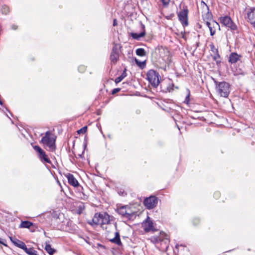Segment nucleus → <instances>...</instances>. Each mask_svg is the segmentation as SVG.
<instances>
[{"label":"nucleus","mask_w":255,"mask_h":255,"mask_svg":"<svg viewBox=\"0 0 255 255\" xmlns=\"http://www.w3.org/2000/svg\"><path fill=\"white\" fill-rule=\"evenodd\" d=\"M142 226L146 232H149L153 230V223L148 217L146 220L143 223Z\"/></svg>","instance_id":"obj_16"},{"label":"nucleus","mask_w":255,"mask_h":255,"mask_svg":"<svg viewBox=\"0 0 255 255\" xmlns=\"http://www.w3.org/2000/svg\"><path fill=\"white\" fill-rule=\"evenodd\" d=\"M135 61L136 64L140 67H142L145 65L144 62H140L136 59H135Z\"/></svg>","instance_id":"obj_31"},{"label":"nucleus","mask_w":255,"mask_h":255,"mask_svg":"<svg viewBox=\"0 0 255 255\" xmlns=\"http://www.w3.org/2000/svg\"><path fill=\"white\" fill-rule=\"evenodd\" d=\"M188 10L187 8H184L178 13L179 19L184 26H186L188 24Z\"/></svg>","instance_id":"obj_10"},{"label":"nucleus","mask_w":255,"mask_h":255,"mask_svg":"<svg viewBox=\"0 0 255 255\" xmlns=\"http://www.w3.org/2000/svg\"><path fill=\"white\" fill-rule=\"evenodd\" d=\"M204 4L205 5V6H206L207 9L208 10V12L206 13H205L202 15L204 22L205 23H206V21L213 20V18H212V14L211 12L209 11V8H208V6L204 2Z\"/></svg>","instance_id":"obj_17"},{"label":"nucleus","mask_w":255,"mask_h":255,"mask_svg":"<svg viewBox=\"0 0 255 255\" xmlns=\"http://www.w3.org/2000/svg\"><path fill=\"white\" fill-rule=\"evenodd\" d=\"M78 70L80 72H83L86 70V67L84 66H81L79 67Z\"/></svg>","instance_id":"obj_35"},{"label":"nucleus","mask_w":255,"mask_h":255,"mask_svg":"<svg viewBox=\"0 0 255 255\" xmlns=\"http://www.w3.org/2000/svg\"><path fill=\"white\" fill-rule=\"evenodd\" d=\"M245 19L255 27V7L247 8L245 13Z\"/></svg>","instance_id":"obj_5"},{"label":"nucleus","mask_w":255,"mask_h":255,"mask_svg":"<svg viewBox=\"0 0 255 255\" xmlns=\"http://www.w3.org/2000/svg\"><path fill=\"white\" fill-rule=\"evenodd\" d=\"M241 57L242 56L241 55H239L236 52H232L230 54L229 57L228 61L231 64L236 63L240 60Z\"/></svg>","instance_id":"obj_15"},{"label":"nucleus","mask_w":255,"mask_h":255,"mask_svg":"<svg viewBox=\"0 0 255 255\" xmlns=\"http://www.w3.org/2000/svg\"><path fill=\"white\" fill-rule=\"evenodd\" d=\"M217 53L214 56L213 59L216 62L217 64L220 63L221 62L220 60V56L219 53H218V50L215 49Z\"/></svg>","instance_id":"obj_27"},{"label":"nucleus","mask_w":255,"mask_h":255,"mask_svg":"<svg viewBox=\"0 0 255 255\" xmlns=\"http://www.w3.org/2000/svg\"><path fill=\"white\" fill-rule=\"evenodd\" d=\"M216 84V89L217 93L221 97L227 98L230 92V84L225 81L218 82L213 79Z\"/></svg>","instance_id":"obj_2"},{"label":"nucleus","mask_w":255,"mask_h":255,"mask_svg":"<svg viewBox=\"0 0 255 255\" xmlns=\"http://www.w3.org/2000/svg\"><path fill=\"white\" fill-rule=\"evenodd\" d=\"M2 12L6 14L8 12V7L6 6H4L2 9Z\"/></svg>","instance_id":"obj_34"},{"label":"nucleus","mask_w":255,"mask_h":255,"mask_svg":"<svg viewBox=\"0 0 255 255\" xmlns=\"http://www.w3.org/2000/svg\"><path fill=\"white\" fill-rule=\"evenodd\" d=\"M55 142L54 136L49 131L46 132L45 135L41 139V142L47 145L51 150L55 148Z\"/></svg>","instance_id":"obj_3"},{"label":"nucleus","mask_w":255,"mask_h":255,"mask_svg":"<svg viewBox=\"0 0 255 255\" xmlns=\"http://www.w3.org/2000/svg\"><path fill=\"white\" fill-rule=\"evenodd\" d=\"M120 88H115V89H114L112 91V94H115L117 93H118V92H119L120 91Z\"/></svg>","instance_id":"obj_36"},{"label":"nucleus","mask_w":255,"mask_h":255,"mask_svg":"<svg viewBox=\"0 0 255 255\" xmlns=\"http://www.w3.org/2000/svg\"><path fill=\"white\" fill-rule=\"evenodd\" d=\"M110 241L113 243H115L118 246L122 245V242L120 239V235L119 232H117L115 233V238L111 239Z\"/></svg>","instance_id":"obj_18"},{"label":"nucleus","mask_w":255,"mask_h":255,"mask_svg":"<svg viewBox=\"0 0 255 255\" xmlns=\"http://www.w3.org/2000/svg\"><path fill=\"white\" fill-rule=\"evenodd\" d=\"M9 239L15 246L22 249L23 250L26 247L23 242L17 239L15 237H9Z\"/></svg>","instance_id":"obj_14"},{"label":"nucleus","mask_w":255,"mask_h":255,"mask_svg":"<svg viewBox=\"0 0 255 255\" xmlns=\"http://www.w3.org/2000/svg\"><path fill=\"white\" fill-rule=\"evenodd\" d=\"M87 127L86 126H85V127L82 128H80V129H79L77 131V132L79 134L85 133L86 132V131H87Z\"/></svg>","instance_id":"obj_30"},{"label":"nucleus","mask_w":255,"mask_h":255,"mask_svg":"<svg viewBox=\"0 0 255 255\" xmlns=\"http://www.w3.org/2000/svg\"><path fill=\"white\" fill-rule=\"evenodd\" d=\"M66 177H67L68 179V183L71 186H73L74 187H79L80 189H79V190H83V188L82 186L79 185V184L77 180V179L74 177L73 174L70 173H68Z\"/></svg>","instance_id":"obj_13"},{"label":"nucleus","mask_w":255,"mask_h":255,"mask_svg":"<svg viewBox=\"0 0 255 255\" xmlns=\"http://www.w3.org/2000/svg\"><path fill=\"white\" fill-rule=\"evenodd\" d=\"M12 28L13 29H14V30H15V29H16L17 28V27H16L15 25H12Z\"/></svg>","instance_id":"obj_39"},{"label":"nucleus","mask_w":255,"mask_h":255,"mask_svg":"<svg viewBox=\"0 0 255 255\" xmlns=\"http://www.w3.org/2000/svg\"><path fill=\"white\" fill-rule=\"evenodd\" d=\"M44 249L50 255H52L56 252V250L51 248V245L47 243H45Z\"/></svg>","instance_id":"obj_21"},{"label":"nucleus","mask_w":255,"mask_h":255,"mask_svg":"<svg viewBox=\"0 0 255 255\" xmlns=\"http://www.w3.org/2000/svg\"><path fill=\"white\" fill-rule=\"evenodd\" d=\"M187 92L188 94L185 98L184 103L188 104L190 101V91L188 89L187 90Z\"/></svg>","instance_id":"obj_29"},{"label":"nucleus","mask_w":255,"mask_h":255,"mask_svg":"<svg viewBox=\"0 0 255 255\" xmlns=\"http://www.w3.org/2000/svg\"><path fill=\"white\" fill-rule=\"evenodd\" d=\"M205 24L208 27L210 32V35L211 36H213L215 34L216 31L217 29H220V25L219 23L214 20L206 21Z\"/></svg>","instance_id":"obj_12"},{"label":"nucleus","mask_w":255,"mask_h":255,"mask_svg":"<svg viewBox=\"0 0 255 255\" xmlns=\"http://www.w3.org/2000/svg\"><path fill=\"white\" fill-rule=\"evenodd\" d=\"M121 47L119 44H114L110 55V60L112 63L115 64L119 60Z\"/></svg>","instance_id":"obj_6"},{"label":"nucleus","mask_w":255,"mask_h":255,"mask_svg":"<svg viewBox=\"0 0 255 255\" xmlns=\"http://www.w3.org/2000/svg\"><path fill=\"white\" fill-rule=\"evenodd\" d=\"M33 225V224L27 221H22L20 225V228H29L31 226Z\"/></svg>","instance_id":"obj_22"},{"label":"nucleus","mask_w":255,"mask_h":255,"mask_svg":"<svg viewBox=\"0 0 255 255\" xmlns=\"http://www.w3.org/2000/svg\"><path fill=\"white\" fill-rule=\"evenodd\" d=\"M145 34V30L140 32L139 33L132 32L130 33L131 37L135 39L138 40L140 38L144 36Z\"/></svg>","instance_id":"obj_20"},{"label":"nucleus","mask_w":255,"mask_h":255,"mask_svg":"<svg viewBox=\"0 0 255 255\" xmlns=\"http://www.w3.org/2000/svg\"><path fill=\"white\" fill-rule=\"evenodd\" d=\"M80 197L83 200H87L88 199V196L83 192L80 194Z\"/></svg>","instance_id":"obj_33"},{"label":"nucleus","mask_w":255,"mask_h":255,"mask_svg":"<svg viewBox=\"0 0 255 255\" xmlns=\"http://www.w3.org/2000/svg\"><path fill=\"white\" fill-rule=\"evenodd\" d=\"M129 211H130V209L129 208L127 209L126 206H122L117 210V212L120 215L128 220H131L132 219L135 215L134 213Z\"/></svg>","instance_id":"obj_9"},{"label":"nucleus","mask_w":255,"mask_h":255,"mask_svg":"<svg viewBox=\"0 0 255 255\" xmlns=\"http://www.w3.org/2000/svg\"><path fill=\"white\" fill-rule=\"evenodd\" d=\"M136 54L139 56H144L146 55V52L143 48H138L136 50Z\"/></svg>","instance_id":"obj_25"},{"label":"nucleus","mask_w":255,"mask_h":255,"mask_svg":"<svg viewBox=\"0 0 255 255\" xmlns=\"http://www.w3.org/2000/svg\"><path fill=\"white\" fill-rule=\"evenodd\" d=\"M85 209V206L83 204H80L78 206V208L76 210V212L78 214H80L82 213L83 211Z\"/></svg>","instance_id":"obj_28"},{"label":"nucleus","mask_w":255,"mask_h":255,"mask_svg":"<svg viewBox=\"0 0 255 255\" xmlns=\"http://www.w3.org/2000/svg\"><path fill=\"white\" fill-rule=\"evenodd\" d=\"M23 250L28 255H38L37 254V251L34 250L33 248H27L26 247Z\"/></svg>","instance_id":"obj_23"},{"label":"nucleus","mask_w":255,"mask_h":255,"mask_svg":"<svg viewBox=\"0 0 255 255\" xmlns=\"http://www.w3.org/2000/svg\"><path fill=\"white\" fill-rule=\"evenodd\" d=\"M220 22L225 26L230 28L232 30H237L238 28L236 24L233 22L230 17L228 16L221 17L220 18Z\"/></svg>","instance_id":"obj_7"},{"label":"nucleus","mask_w":255,"mask_h":255,"mask_svg":"<svg viewBox=\"0 0 255 255\" xmlns=\"http://www.w3.org/2000/svg\"><path fill=\"white\" fill-rule=\"evenodd\" d=\"M161 237L162 235H161L160 236L152 237L151 238V241L155 244H158L161 241Z\"/></svg>","instance_id":"obj_24"},{"label":"nucleus","mask_w":255,"mask_h":255,"mask_svg":"<svg viewBox=\"0 0 255 255\" xmlns=\"http://www.w3.org/2000/svg\"><path fill=\"white\" fill-rule=\"evenodd\" d=\"M169 242V241L167 235H165V234H162L161 241L160 242L161 243V245L164 244V248L166 249H167Z\"/></svg>","instance_id":"obj_19"},{"label":"nucleus","mask_w":255,"mask_h":255,"mask_svg":"<svg viewBox=\"0 0 255 255\" xmlns=\"http://www.w3.org/2000/svg\"><path fill=\"white\" fill-rule=\"evenodd\" d=\"M126 76H127V74L126 73V71H124L121 76H120L116 78L115 81V83H120L125 77H126Z\"/></svg>","instance_id":"obj_26"},{"label":"nucleus","mask_w":255,"mask_h":255,"mask_svg":"<svg viewBox=\"0 0 255 255\" xmlns=\"http://www.w3.org/2000/svg\"><path fill=\"white\" fill-rule=\"evenodd\" d=\"M219 193H215V196H216L218 197V195H219Z\"/></svg>","instance_id":"obj_40"},{"label":"nucleus","mask_w":255,"mask_h":255,"mask_svg":"<svg viewBox=\"0 0 255 255\" xmlns=\"http://www.w3.org/2000/svg\"><path fill=\"white\" fill-rule=\"evenodd\" d=\"M142 25L143 28L144 29V25H143V24Z\"/></svg>","instance_id":"obj_42"},{"label":"nucleus","mask_w":255,"mask_h":255,"mask_svg":"<svg viewBox=\"0 0 255 255\" xmlns=\"http://www.w3.org/2000/svg\"><path fill=\"white\" fill-rule=\"evenodd\" d=\"M146 75L148 81L153 87H156L158 86L160 81L159 75L157 72L153 70H150Z\"/></svg>","instance_id":"obj_4"},{"label":"nucleus","mask_w":255,"mask_h":255,"mask_svg":"<svg viewBox=\"0 0 255 255\" xmlns=\"http://www.w3.org/2000/svg\"><path fill=\"white\" fill-rule=\"evenodd\" d=\"M117 25V20L116 19L114 20L113 25L116 26Z\"/></svg>","instance_id":"obj_37"},{"label":"nucleus","mask_w":255,"mask_h":255,"mask_svg":"<svg viewBox=\"0 0 255 255\" xmlns=\"http://www.w3.org/2000/svg\"><path fill=\"white\" fill-rule=\"evenodd\" d=\"M164 6H167L170 0H160Z\"/></svg>","instance_id":"obj_32"},{"label":"nucleus","mask_w":255,"mask_h":255,"mask_svg":"<svg viewBox=\"0 0 255 255\" xmlns=\"http://www.w3.org/2000/svg\"><path fill=\"white\" fill-rule=\"evenodd\" d=\"M92 222L96 225H100L102 228L104 226L110 224V216L106 213H96L92 219Z\"/></svg>","instance_id":"obj_1"},{"label":"nucleus","mask_w":255,"mask_h":255,"mask_svg":"<svg viewBox=\"0 0 255 255\" xmlns=\"http://www.w3.org/2000/svg\"><path fill=\"white\" fill-rule=\"evenodd\" d=\"M33 148L38 152V156L42 162L51 163L50 159L47 157L45 152L39 146L35 145L33 146Z\"/></svg>","instance_id":"obj_8"},{"label":"nucleus","mask_w":255,"mask_h":255,"mask_svg":"<svg viewBox=\"0 0 255 255\" xmlns=\"http://www.w3.org/2000/svg\"><path fill=\"white\" fill-rule=\"evenodd\" d=\"M178 245H176V248H178Z\"/></svg>","instance_id":"obj_43"},{"label":"nucleus","mask_w":255,"mask_h":255,"mask_svg":"<svg viewBox=\"0 0 255 255\" xmlns=\"http://www.w3.org/2000/svg\"><path fill=\"white\" fill-rule=\"evenodd\" d=\"M0 105H2V102H1V101L0 100Z\"/></svg>","instance_id":"obj_41"},{"label":"nucleus","mask_w":255,"mask_h":255,"mask_svg":"<svg viewBox=\"0 0 255 255\" xmlns=\"http://www.w3.org/2000/svg\"><path fill=\"white\" fill-rule=\"evenodd\" d=\"M143 203L147 209H152L157 204V198L155 196H150L144 199Z\"/></svg>","instance_id":"obj_11"},{"label":"nucleus","mask_w":255,"mask_h":255,"mask_svg":"<svg viewBox=\"0 0 255 255\" xmlns=\"http://www.w3.org/2000/svg\"><path fill=\"white\" fill-rule=\"evenodd\" d=\"M162 69H163L164 71H166V66L164 65V66L161 67Z\"/></svg>","instance_id":"obj_38"}]
</instances>
